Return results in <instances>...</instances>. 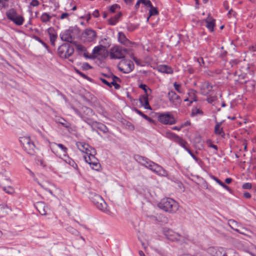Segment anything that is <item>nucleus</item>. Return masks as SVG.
I'll return each instance as SVG.
<instances>
[{
    "label": "nucleus",
    "mask_w": 256,
    "mask_h": 256,
    "mask_svg": "<svg viewBox=\"0 0 256 256\" xmlns=\"http://www.w3.org/2000/svg\"><path fill=\"white\" fill-rule=\"evenodd\" d=\"M134 158L138 162L156 174L162 176H166L168 174L167 172L162 166L151 161L148 158L139 154H135Z\"/></svg>",
    "instance_id": "f257e3e1"
},
{
    "label": "nucleus",
    "mask_w": 256,
    "mask_h": 256,
    "mask_svg": "<svg viewBox=\"0 0 256 256\" xmlns=\"http://www.w3.org/2000/svg\"><path fill=\"white\" fill-rule=\"evenodd\" d=\"M158 207L166 212L174 213L178 209V204L172 198H164L158 204Z\"/></svg>",
    "instance_id": "f03ea898"
},
{
    "label": "nucleus",
    "mask_w": 256,
    "mask_h": 256,
    "mask_svg": "<svg viewBox=\"0 0 256 256\" xmlns=\"http://www.w3.org/2000/svg\"><path fill=\"white\" fill-rule=\"evenodd\" d=\"M162 233L167 239L172 242H176L180 244H182L186 242L188 240L187 236L182 235L175 232L172 230L168 228H163Z\"/></svg>",
    "instance_id": "7ed1b4c3"
},
{
    "label": "nucleus",
    "mask_w": 256,
    "mask_h": 256,
    "mask_svg": "<svg viewBox=\"0 0 256 256\" xmlns=\"http://www.w3.org/2000/svg\"><path fill=\"white\" fill-rule=\"evenodd\" d=\"M88 198L98 209L104 212L106 210L107 204L104 200L99 194L93 191L90 190L88 192Z\"/></svg>",
    "instance_id": "20e7f679"
},
{
    "label": "nucleus",
    "mask_w": 256,
    "mask_h": 256,
    "mask_svg": "<svg viewBox=\"0 0 256 256\" xmlns=\"http://www.w3.org/2000/svg\"><path fill=\"white\" fill-rule=\"evenodd\" d=\"M74 52V48L69 43H66L60 46L58 49V53L62 58H68L71 56Z\"/></svg>",
    "instance_id": "39448f33"
},
{
    "label": "nucleus",
    "mask_w": 256,
    "mask_h": 256,
    "mask_svg": "<svg viewBox=\"0 0 256 256\" xmlns=\"http://www.w3.org/2000/svg\"><path fill=\"white\" fill-rule=\"evenodd\" d=\"M6 16L9 20L17 26H22L24 21V17L18 14L14 8H10L6 12Z\"/></svg>",
    "instance_id": "423d86ee"
},
{
    "label": "nucleus",
    "mask_w": 256,
    "mask_h": 256,
    "mask_svg": "<svg viewBox=\"0 0 256 256\" xmlns=\"http://www.w3.org/2000/svg\"><path fill=\"white\" fill-rule=\"evenodd\" d=\"M158 120L164 124L172 125L176 123V120L174 116L170 112L158 114Z\"/></svg>",
    "instance_id": "0eeeda50"
},
{
    "label": "nucleus",
    "mask_w": 256,
    "mask_h": 256,
    "mask_svg": "<svg viewBox=\"0 0 256 256\" xmlns=\"http://www.w3.org/2000/svg\"><path fill=\"white\" fill-rule=\"evenodd\" d=\"M128 52L127 48L116 46L110 48V56L112 59H120L124 58L125 54Z\"/></svg>",
    "instance_id": "6e6552de"
},
{
    "label": "nucleus",
    "mask_w": 256,
    "mask_h": 256,
    "mask_svg": "<svg viewBox=\"0 0 256 256\" xmlns=\"http://www.w3.org/2000/svg\"><path fill=\"white\" fill-rule=\"evenodd\" d=\"M118 68L124 74H128L134 68V64L130 60H121L118 65Z\"/></svg>",
    "instance_id": "1a4fd4ad"
},
{
    "label": "nucleus",
    "mask_w": 256,
    "mask_h": 256,
    "mask_svg": "<svg viewBox=\"0 0 256 256\" xmlns=\"http://www.w3.org/2000/svg\"><path fill=\"white\" fill-rule=\"evenodd\" d=\"M94 114V112L90 108L86 106H82V116L80 118L89 125L94 121L90 118Z\"/></svg>",
    "instance_id": "9d476101"
},
{
    "label": "nucleus",
    "mask_w": 256,
    "mask_h": 256,
    "mask_svg": "<svg viewBox=\"0 0 256 256\" xmlns=\"http://www.w3.org/2000/svg\"><path fill=\"white\" fill-rule=\"evenodd\" d=\"M208 252L212 256H228V252L222 247H210L208 249Z\"/></svg>",
    "instance_id": "9b49d317"
},
{
    "label": "nucleus",
    "mask_w": 256,
    "mask_h": 256,
    "mask_svg": "<svg viewBox=\"0 0 256 256\" xmlns=\"http://www.w3.org/2000/svg\"><path fill=\"white\" fill-rule=\"evenodd\" d=\"M212 85L208 81L202 82L200 86V93L203 96H208L212 90Z\"/></svg>",
    "instance_id": "f8f14e48"
},
{
    "label": "nucleus",
    "mask_w": 256,
    "mask_h": 256,
    "mask_svg": "<svg viewBox=\"0 0 256 256\" xmlns=\"http://www.w3.org/2000/svg\"><path fill=\"white\" fill-rule=\"evenodd\" d=\"M82 36L86 41L91 42L96 39V32L92 29H86L82 32Z\"/></svg>",
    "instance_id": "ddd939ff"
},
{
    "label": "nucleus",
    "mask_w": 256,
    "mask_h": 256,
    "mask_svg": "<svg viewBox=\"0 0 256 256\" xmlns=\"http://www.w3.org/2000/svg\"><path fill=\"white\" fill-rule=\"evenodd\" d=\"M92 54H94L100 56L102 58H106L108 56V51L104 46L100 45L94 48Z\"/></svg>",
    "instance_id": "4468645a"
},
{
    "label": "nucleus",
    "mask_w": 256,
    "mask_h": 256,
    "mask_svg": "<svg viewBox=\"0 0 256 256\" xmlns=\"http://www.w3.org/2000/svg\"><path fill=\"white\" fill-rule=\"evenodd\" d=\"M85 160L91 166L93 170H98L99 169L100 164L95 156H92V157L90 156H88V158L85 157Z\"/></svg>",
    "instance_id": "2eb2a0df"
},
{
    "label": "nucleus",
    "mask_w": 256,
    "mask_h": 256,
    "mask_svg": "<svg viewBox=\"0 0 256 256\" xmlns=\"http://www.w3.org/2000/svg\"><path fill=\"white\" fill-rule=\"evenodd\" d=\"M168 97L170 102L174 105L180 104L181 102L180 96L174 91H170L168 94Z\"/></svg>",
    "instance_id": "dca6fc26"
},
{
    "label": "nucleus",
    "mask_w": 256,
    "mask_h": 256,
    "mask_svg": "<svg viewBox=\"0 0 256 256\" xmlns=\"http://www.w3.org/2000/svg\"><path fill=\"white\" fill-rule=\"evenodd\" d=\"M60 38L62 40L68 42V43L72 44L74 42V36H72V34H70L68 30L62 32L60 34Z\"/></svg>",
    "instance_id": "f3484780"
},
{
    "label": "nucleus",
    "mask_w": 256,
    "mask_h": 256,
    "mask_svg": "<svg viewBox=\"0 0 256 256\" xmlns=\"http://www.w3.org/2000/svg\"><path fill=\"white\" fill-rule=\"evenodd\" d=\"M92 127L97 128L100 130L102 132L104 133H106L108 131V128L104 124L98 122L96 121H93L90 124Z\"/></svg>",
    "instance_id": "a211bd4d"
},
{
    "label": "nucleus",
    "mask_w": 256,
    "mask_h": 256,
    "mask_svg": "<svg viewBox=\"0 0 256 256\" xmlns=\"http://www.w3.org/2000/svg\"><path fill=\"white\" fill-rule=\"evenodd\" d=\"M47 31L50 36V40L51 44L53 46H54L55 41L58 38L57 34L55 32L54 28H49L48 29Z\"/></svg>",
    "instance_id": "6ab92c4d"
},
{
    "label": "nucleus",
    "mask_w": 256,
    "mask_h": 256,
    "mask_svg": "<svg viewBox=\"0 0 256 256\" xmlns=\"http://www.w3.org/2000/svg\"><path fill=\"white\" fill-rule=\"evenodd\" d=\"M36 207L40 214L42 216L46 215L48 207L44 202H38L36 203Z\"/></svg>",
    "instance_id": "aec40b11"
},
{
    "label": "nucleus",
    "mask_w": 256,
    "mask_h": 256,
    "mask_svg": "<svg viewBox=\"0 0 256 256\" xmlns=\"http://www.w3.org/2000/svg\"><path fill=\"white\" fill-rule=\"evenodd\" d=\"M76 146L78 149L82 152L86 153L88 154L90 152V146L88 144L78 142L76 143Z\"/></svg>",
    "instance_id": "412c9836"
},
{
    "label": "nucleus",
    "mask_w": 256,
    "mask_h": 256,
    "mask_svg": "<svg viewBox=\"0 0 256 256\" xmlns=\"http://www.w3.org/2000/svg\"><path fill=\"white\" fill-rule=\"evenodd\" d=\"M148 94H144L140 98L139 100L142 106L146 109L152 110L149 104L148 100Z\"/></svg>",
    "instance_id": "4be33fe9"
},
{
    "label": "nucleus",
    "mask_w": 256,
    "mask_h": 256,
    "mask_svg": "<svg viewBox=\"0 0 256 256\" xmlns=\"http://www.w3.org/2000/svg\"><path fill=\"white\" fill-rule=\"evenodd\" d=\"M36 146L34 142L30 140V142H28L24 146V148L26 152L30 155H33L34 153Z\"/></svg>",
    "instance_id": "5701e85b"
},
{
    "label": "nucleus",
    "mask_w": 256,
    "mask_h": 256,
    "mask_svg": "<svg viewBox=\"0 0 256 256\" xmlns=\"http://www.w3.org/2000/svg\"><path fill=\"white\" fill-rule=\"evenodd\" d=\"M158 72L162 73H166L167 74H172L173 73L172 68L166 65H160L158 67Z\"/></svg>",
    "instance_id": "b1692460"
},
{
    "label": "nucleus",
    "mask_w": 256,
    "mask_h": 256,
    "mask_svg": "<svg viewBox=\"0 0 256 256\" xmlns=\"http://www.w3.org/2000/svg\"><path fill=\"white\" fill-rule=\"evenodd\" d=\"M54 146H57L58 148L62 150L64 152L63 156H64L66 157L67 156L68 149L66 146H65L64 145L61 144H56V142H53L52 144V150L54 152Z\"/></svg>",
    "instance_id": "393cba45"
},
{
    "label": "nucleus",
    "mask_w": 256,
    "mask_h": 256,
    "mask_svg": "<svg viewBox=\"0 0 256 256\" xmlns=\"http://www.w3.org/2000/svg\"><path fill=\"white\" fill-rule=\"evenodd\" d=\"M118 42L124 45H128L130 41L126 38L125 34L122 32H119L118 34Z\"/></svg>",
    "instance_id": "a878e982"
},
{
    "label": "nucleus",
    "mask_w": 256,
    "mask_h": 256,
    "mask_svg": "<svg viewBox=\"0 0 256 256\" xmlns=\"http://www.w3.org/2000/svg\"><path fill=\"white\" fill-rule=\"evenodd\" d=\"M206 28L210 31L213 32L214 29V26H215V20L211 18L208 17L206 20Z\"/></svg>",
    "instance_id": "bb28decb"
},
{
    "label": "nucleus",
    "mask_w": 256,
    "mask_h": 256,
    "mask_svg": "<svg viewBox=\"0 0 256 256\" xmlns=\"http://www.w3.org/2000/svg\"><path fill=\"white\" fill-rule=\"evenodd\" d=\"M196 90H190V92L188 93V98H190V102L188 104V106H190L191 104L193 102H196L198 100L196 94Z\"/></svg>",
    "instance_id": "cd10ccee"
},
{
    "label": "nucleus",
    "mask_w": 256,
    "mask_h": 256,
    "mask_svg": "<svg viewBox=\"0 0 256 256\" xmlns=\"http://www.w3.org/2000/svg\"><path fill=\"white\" fill-rule=\"evenodd\" d=\"M122 14L120 12L116 15H115L114 16L108 20V24L110 25L114 26L115 25L118 20L119 18L122 16Z\"/></svg>",
    "instance_id": "c85d7f7f"
},
{
    "label": "nucleus",
    "mask_w": 256,
    "mask_h": 256,
    "mask_svg": "<svg viewBox=\"0 0 256 256\" xmlns=\"http://www.w3.org/2000/svg\"><path fill=\"white\" fill-rule=\"evenodd\" d=\"M68 30H70V34H72V36H74V39L76 37L78 36L80 34V28L77 26L70 27Z\"/></svg>",
    "instance_id": "c756f323"
},
{
    "label": "nucleus",
    "mask_w": 256,
    "mask_h": 256,
    "mask_svg": "<svg viewBox=\"0 0 256 256\" xmlns=\"http://www.w3.org/2000/svg\"><path fill=\"white\" fill-rule=\"evenodd\" d=\"M51 18L52 16L47 12L43 13L40 16V20L44 23L50 22Z\"/></svg>",
    "instance_id": "7c9ffc66"
},
{
    "label": "nucleus",
    "mask_w": 256,
    "mask_h": 256,
    "mask_svg": "<svg viewBox=\"0 0 256 256\" xmlns=\"http://www.w3.org/2000/svg\"><path fill=\"white\" fill-rule=\"evenodd\" d=\"M220 123H217L214 126V132L216 134H219L221 136L224 135V132L222 128H220Z\"/></svg>",
    "instance_id": "2f4dec72"
},
{
    "label": "nucleus",
    "mask_w": 256,
    "mask_h": 256,
    "mask_svg": "<svg viewBox=\"0 0 256 256\" xmlns=\"http://www.w3.org/2000/svg\"><path fill=\"white\" fill-rule=\"evenodd\" d=\"M30 136H22L20 138V142L22 145L23 147L26 146L28 142H30Z\"/></svg>",
    "instance_id": "473e14b6"
},
{
    "label": "nucleus",
    "mask_w": 256,
    "mask_h": 256,
    "mask_svg": "<svg viewBox=\"0 0 256 256\" xmlns=\"http://www.w3.org/2000/svg\"><path fill=\"white\" fill-rule=\"evenodd\" d=\"M166 137L169 139L173 140L174 142L176 141V139L178 137V135L175 134L170 132H166Z\"/></svg>",
    "instance_id": "72a5a7b5"
},
{
    "label": "nucleus",
    "mask_w": 256,
    "mask_h": 256,
    "mask_svg": "<svg viewBox=\"0 0 256 256\" xmlns=\"http://www.w3.org/2000/svg\"><path fill=\"white\" fill-rule=\"evenodd\" d=\"M66 157L67 158L64 160L65 162L68 164H69L70 166H72L75 169H77L78 166L77 164L74 162V161L72 159L70 158L68 156H66Z\"/></svg>",
    "instance_id": "f704fd0d"
},
{
    "label": "nucleus",
    "mask_w": 256,
    "mask_h": 256,
    "mask_svg": "<svg viewBox=\"0 0 256 256\" xmlns=\"http://www.w3.org/2000/svg\"><path fill=\"white\" fill-rule=\"evenodd\" d=\"M138 25L132 24H128L126 26V29L129 32H132L138 28Z\"/></svg>",
    "instance_id": "c9c22d12"
},
{
    "label": "nucleus",
    "mask_w": 256,
    "mask_h": 256,
    "mask_svg": "<svg viewBox=\"0 0 256 256\" xmlns=\"http://www.w3.org/2000/svg\"><path fill=\"white\" fill-rule=\"evenodd\" d=\"M104 76H106L107 78H108L109 80H110L111 81L113 80H114V82L118 81L120 82V80L119 78L117 77L116 76L111 74L110 76H107L106 74H104Z\"/></svg>",
    "instance_id": "e433bc0d"
},
{
    "label": "nucleus",
    "mask_w": 256,
    "mask_h": 256,
    "mask_svg": "<svg viewBox=\"0 0 256 256\" xmlns=\"http://www.w3.org/2000/svg\"><path fill=\"white\" fill-rule=\"evenodd\" d=\"M208 97L206 99V100L208 102L209 104H212L214 102L216 99V96H211L210 94H208V96H206Z\"/></svg>",
    "instance_id": "4c0bfd02"
},
{
    "label": "nucleus",
    "mask_w": 256,
    "mask_h": 256,
    "mask_svg": "<svg viewBox=\"0 0 256 256\" xmlns=\"http://www.w3.org/2000/svg\"><path fill=\"white\" fill-rule=\"evenodd\" d=\"M149 11L150 16H156L158 14V11L156 8H154L152 6L150 8Z\"/></svg>",
    "instance_id": "58836bf2"
},
{
    "label": "nucleus",
    "mask_w": 256,
    "mask_h": 256,
    "mask_svg": "<svg viewBox=\"0 0 256 256\" xmlns=\"http://www.w3.org/2000/svg\"><path fill=\"white\" fill-rule=\"evenodd\" d=\"M174 87L175 90L180 94L182 93V90L181 88V85L180 84H178L176 82H174Z\"/></svg>",
    "instance_id": "ea45409f"
},
{
    "label": "nucleus",
    "mask_w": 256,
    "mask_h": 256,
    "mask_svg": "<svg viewBox=\"0 0 256 256\" xmlns=\"http://www.w3.org/2000/svg\"><path fill=\"white\" fill-rule=\"evenodd\" d=\"M2 189L8 194H12L14 192V189L12 186L4 187Z\"/></svg>",
    "instance_id": "a19ab883"
},
{
    "label": "nucleus",
    "mask_w": 256,
    "mask_h": 256,
    "mask_svg": "<svg viewBox=\"0 0 256 256\" xmlns=\"http://www.w3.org/2000/svg\"><path fill=\"white\" fill-rule=\"evenodd\" d=\"M139 88L144 90L145 94H148V90H149L150 92H152V90L150 88H148L146 85L145 84H140L139 86Z\"/></svg>",
    "instance_id": "79ce46f5"
},
{
    "label": "nucleus",
    "mask_w": 256,
    "mask_h": 256,
    "mask_svg": "<svg viewBox=\"0 0 256 256\" xmlns=\"http://www.w3.org/2000/svg\"><path fill=\"white\" fill-rule=\"evenodd\" d=\"M142 4H144L146 7L150 8L152 5L150 0H140Z\"/></svg>",
    "instance_id": "37998d69"
},
{
    "label": "nucleus",
    "mask_w": 256,
    "mask_h": 256,
    "mask_svg": "<svg viewBox=\"0 0 256 256\" xmlns=\"http://www.w3.org/2000/svg\"><path fill=\"white\" fill-rule=\"evenodd\" d=\"M100 79L104 84L108 86L109 88H111L110 80H109L108 78L106 80L103 78H100Z\"/></svg>",
    "instance_id": "c03bdc74"
},
{
    "label": "nucleus",
    "mask_w": 256,
    "mask_h": 256,
    "mask_svg": "<svg viewBox=\"0 0 256 256\" xmlns=\"http://www.w3.org/2000/svg\"><path fill=\"white\" fill-rule=\"evenodd\" d=\"M34 38L36 40H37L38 42H39L42 44L46 48H48V45L43 40H42L39 37H38L37 36H34Z\"/></svg>",
    "instance_id": "a18cd8bd"
},
{
    "label": "nucleus",
    "mask_w": 256,
    "mask_h": 256,
    "mask_svg": "<svg viewBox=\"0 0 256 256\" xmlns=\"http://www.w3.org/2000/svg\"><path fill=\"white\" fill-rule=\"evenodd\" d=\"M96 154V150L94 148L90 147V152L88 153V156H90L91 157H92V156H94Z\"/></svg>",
    "instance_id": "49530a36"
},
{
    "label": "nucleus",
    "mask_w": 256,
    "mask_h": 256,
    "mask_svg": "<svg viewBox=\"0 0 256 256\" xmlns=\"http://www.w3.org/2000/svg\"><path fill=\"white\" fill-rule=\"evenodd\" d=\"M184 141L185 140L184 139L178 136V138L176 139L174 142L181 146L183 143H184Z\"/></svg>",
    "instance_id": "de8ad7c7"
},
{
    "label": "nucleus",
    "mask_w": 256,
    "mask_h": 256,
    "mask_svg": "<svg viewBox=\"0 0 256 256\" xmlns=\"http://www.w3.org/2000/svg\"><path fill=\"white\" fill-rule=\"evenodd\" d=\"M82 68L84 70H88L92 68V67L87 62L84 63Z\"/></svg>",
    "instance_id": "09e8293b"
},
{
    "label": "nucleus",
    "mask_w": 256,
    "mask_h": 256,
    "mask_svg": "<svg viewBox=\"0 0 256 256\" xmlns=\"http://www.w3.org/2000/svg\"><path fill=\"white\" fill-rule=\"evenodd\" d=\"M110 84H111V88L112 86H114V88L116 90H118L120 88V86L119 84H117L116 82H114V80H113L110 81Z\"/></svg>",
    "instance_id": "8fccbe9b"
},
{
    "label": "nucleus",
    "mask_w": 256,
    "mask_h": 256,
    "mask_svg": "<svg viewBox=\"0 0 256 256\" xmlns=\"http://www.w3.org/2000/svg\"><path fill=\"white\" fill-rule=\"evenodd\" d=\"M59 122L65 128H68L70 126L69 124L63 118H62L61 121H60Z\"/></svg>",
    "instance_id": "3c124183"
},
{
    "label": "nucleus",
    "mask_w": 256,
    "mask_h": 256,
    "mask_svg": "<svg viewBox=\"0 0 256 256\" xmlns=\"http://www.w3.org/2000/svg\"><path fill=\"white\" fill-rule=\"evenodd\" d=\"M252 187V184L249 182L244 183L243 184L242 188L246 190H250L251 189Z\"/></svg>",
    "instance_id": "603ef678"
},
{
    "label": "nucleus",
    "mask_w": 256,
    "mask_h": 256,
    "mask_svg": "<svg viewBox=\"0 0 256 256\" xmlns=\"http://www.w3.org/2000/svg\"><path fill=\"white\" fill-rule=\"evenodd\" d=\"M134 111L136 114H139L140 116H142L144 118H145L146 116V114H145L144 113H142L140 110H138L136 108H134Z\"/></svg>",
    "instance_id": "864d4df0"
},
{
    "label": "nucleus",
    "mask_w": 256,
    "mask_h": 256,
    "mask_svg": "<svg viewBox=\"0 0 256 256\" xmlns=\"http://www.w3.org/2000/svg\"><path fill=\"white\" fill-rule=\"evenodd\" d=\"M118 7V6L117 4H114L112 5L110 8V11L111 12H116V9Z\"/></svg>",
    "instance_id": "5fc2aeb1"
},
{
    "label": "nucleus",
    "mask_w": 256,
    "mask_h": 256,
    "mask_svg": "<svg viewBox=\"0 0 256 256\" xmlns=\"http://www.w3.org/2000/svg\"><path fill=\"white\" fill-rule=\"evenodd\" d=\"M126 126L130 130H134V126L130 122H127Z\"/></svg>",
    "instance_id": "6e6d98bb"
},
{
    "label": "nucleus",
    "mask_w": 256,
    "mask_h": 256,
    "mask_svg": "<svg viewBox=\"0 0 256 256\" xmlns=\"http://www.w3.org/2000/svg\"><path fill=\"white\" fill-rule=\"evenodd\" d=\"M40 4V2L38 0H32L30 5L32 6H38Z\"/></svg>",
    "instance_id": "4d7b16f0"
},
{
    "label": "nucleus",
    "mask_w": 256,
    "mask_h": 256,
    "mask_svg": "<svg viewBox=\"0 0 256 256\" xmlns=\"http://www.w3.org/2000/svg\"><path fill=\"white\" fill-rule=\"evenodd\" d=\"M72 108L74 112L78 115V116L80 118L82 116V110H78L77 108H74V107H72Z\"/></svg>",
    "instance_id": "13d9d810"
},
{
    "label": "nucleus",
    "mask_w": 256,
    "mask_h": 256,
    "mask_svg": "<svg viewBox=\"0 0 256 256\" xmlns=\"http://www.w3.org/2000/svg\"><path fill=\"white\" fill-rule=\"evenodd\" d=\"M197 62L199 64L200 66H204V62L202 58L200 57L197 58Z\"/></svg>",
    "instance_id": "bf43d9fd"
},
{
    "label": "nucleus",
    "mask_w": 256,
    "mask_h": 256,
    "mask_svg": "<svg viewBox=\"0 0 256 256\" xmlns=\"http://www.w3.org/2000/svg\"><path fill=\"white\" fill-rule=\"evenodd\" d=\"M70 15V14H69L66 13V12L62 13L60 16V18L62 20L64 19V18L68 19V16Z\"/></svg>",
    "instance_id": "052dcab7"
},
{
    "label": "nucleus",
    "mask_w": 256,
    "mask_h": 256,
    "mask_svg": "<svg viewBox=\"0 0 256 256\" xmlns=\"http://www.w3.org/2000/svg\"><path fill=\"white\" fill-rule=\"evenodd\" d=\"M210 176L212 179L215 180L220 185L222 183V182L221 180H220L218 178L216 177L215 176L212 175Z\"/></svg>",
    "instance_id": "680f3d73"
},
{
    "label": "nucleus",
    "mask_w": 256,
    "mask_h": 256,
    "mask_svg": "<svg viewBox=\"0 0 256 256\" xmlns=\"http://www.w3.org/2000/svg\"><path fill=\"white\" fill-rule=\"evenodd\" d=\"M188 153L192 156V157L196 161H198V158L194 154L191 152V150L190 149H188L186 150Z\"/></svg>",
    "instance_id": "e2e57ef3"
},
{
    "label": "nucleus",
    "mask_w": 256,
    "mask_h": 256,
    "mask_svg": "<svg viewBox=\"0 0 256 256\" xmlns=\"http://www.w3.org/2000/svg\"><path fill=\"white\" fill-rule=\"evenodd\" d=\"M76 48L80 51L82 52L84 50V47L81 44L76 45Z\"/></svg>",
    "instance_id": "0e129e2a"
},
{
    "label": "nucleus",
    "mask_w": 256,
    "mask_h": 256,
    "mask_svg": "<svg viewBox=\"0 0 256 256\" xmlns=\"http://www.w3.org/2000/svg\"><path fill=\"white\" fill-rule=\"evenodd\" d=\"M220 186H222L223 188L226 190H227L230 192L231 190L230 188L227 186L226 184H225L224 182H222V183L220 184Z\"/></svg>",
    "instance_id": "69168bd1"
},
{
    "label": "nucleus",
    "mask_w": 256,
    "mask_h": 256,
    "mask_svg": "<svg viewBox=\"0 0 256 256\" xmlns=\"http://www.w3.org/2000/svg\"><path fill=\"white\" fill-rule=\"evenodd\" d=\"M244 196L246 198H250L252 196L251 194L248 192H244Z\"/></svg>",
    "instance_id": "338daca9"
},
{
    "label": "nucleus",
    "mask_w": 256,
    "mask_h": 256,
    "mask_svg": "<svg viewBox=\"0 0 256 256\" xmlns=\"http://www.w3.org/2000/svg\"><path fill=\"white\" fill-rule=\"evenodd\" d=\"M92 15L94 16V17L98 18V16H99V12H98V10H95L93 12Z\"/></svg>",
    "instance_id": "774afa93"
}]
</instances>
